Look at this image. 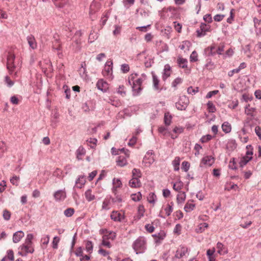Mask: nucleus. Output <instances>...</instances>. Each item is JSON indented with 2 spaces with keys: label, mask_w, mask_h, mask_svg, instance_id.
<instances>
[{
  "label": "nucleus",
  "mask_w": 261,
  "mask_h": 261,
  "mask_svg": "<svg viewBox=\"0 0 261 261\" xmlns=\"http://www.w3.org/2000/svg\"><path fill=\"white\" fill-rule=\"evenodd\" d=\"M189 104L188 97L182 95L179 97V100L175 103V107L178 110L185 111Z\"/></svg>",
  "instance_id": "obj_2"
},
{
  "label": "nucleus",
  "mask_w": 261,
  "mask_h": 261,
  "mask_svg": "<svg viewBox=\"0 0 261 261\" xmlns=\"http://www.w3.org/2000/svg\"><path fill=\"white\" fill-rule=\"evenodd\" d=\"M138 75V74L136 73H133L130 75V77H129V80H128V83L129 85L132 84L131 81H132L133 82H134L138 85L139 84V85H142L143 82L145 80H146L147 79V76L146 75V74L144 73H142L141 74V77L137 79V80H135V79L136 77H137Z\"/></svg>",
  "instance_id": "obj_6"
},
{
  "label": "nucleus",
  "mask_w": 261,
  "mask_h": 261,
  "mask_svg": "<svg viewBox=\"0 0 261 261\" xmlns=\"http://www.w3.org/2000/svg\"><path fill=\"white\" fill-rule=\"evenodd\" d=\"M96 87L99 90L105 92L109 88V85L103 80L100 79L97 82Z\"/></svg>",
  "instance_id": "obj_15"
},
{
  "label": "nucleus",
  "mask_w": 261,
  "mask_h": 261,
  "mask_svg": "<svg viewBox=\"0 0 261 261\" xmlns=\"http://www.w3.org/2000/svg\"><path fill=\"white\" fill-rule=\"evenodd\" d=\"M153 154V151L152 150H149L146 152L142 161V163L145 166L149 167L154 162V159Z\"/></svg>",
  "instance_id": "obj_5"
},
{
  "label": "nucleus",
  "mask_w": 261,
  "mask_h": 261,
  "mask_svg": "<svg viewBox=\"0 0 261 261\" xmlns=\"http://www.w3.org/2000/svg\"><path fill=\"white\" fill-rule=\"evenodd\" d=\"M171 67L169 64H166L164 66V70L162 74V79L163 81H166L168 77L171 75Z\"/></svg>",
  "instance_id": "obj_17"
},
{
  "label": "nucleus",
  "mask_w": 261,
  "mask_h": 261,
  "mask_svg": "<svg viewBox=\"0 0 261 261\" xmlns=\"http://www.w3.org/2000/svg\"><path fill=\"white\" fill-rule=\"evenodd\" d=\"M97 38L98 35L96 33H91L89 35L88 40L90 43H92Z\"/></svg>",
  "instance_id": "obj_57"
},
{
  "label": "nucleus",
  "mask_w": 261,
  "mask_h": 261,
  "mask_svg": "<svg viewBox=\"0 0 261 261\" xmlns=\"http://www.w3.org/2000/svg\"><path fill=\"white\" fill-rule=\"evenodd\" d=\"M113 73V61L111 60H108L102 70V75L107 77H111Z\"/></svg>",
  "instance_id": "obj_4"
},
{
  "label": "nucleus",
  "mask_w": 261,
  "mask_h": 261,
  "mask_svg": "<svg viewBox=\"0 0 261 261\" xmlns=\"http://www.w3.org/2000/svg\"><path fill=\"white\" fill-rule=\"evenodd\" d=\"M186 195L184 192H179L177 195V202L178 203H181L184 202L186 199Z\"/></svg>",
  "instance_id": "obj_35"
},
{
  "label": "nucleus",
  "mask_w": 261,
  "mask_h": 261,
  "mask_svg": "<svg viewBox=\"0 0 261 261\" xmlns=\"http://www.w3.org/2000/svg\"><path fill=\"white\" fill-rule=\"evenodd\" d=\"M110 199L108 198H105L102 204V209L105 210H108L110 209L109 204H110Z\"/></svg>",
  "instance_id": "obj_50"
},
{
  "label": "nucleus",
  "mask_w": 261,
  "mask_h": 261,
  "mask_svg": "<svg viewBox=\"0 0 261 261\" xmlns=\"http://www.w3.org/2000/svg\"><path fill=\"white\" fill-rule=\"evenodd\" d=\"M152 236L154 238V241L156 243H160L165 238L166 234L164 231H161L158 234L152 235Z\"/></svg>",
  "instance_id": "obj_24"
},
{
  "label": "nucleus",
  "mask_w": 261,
  "mask_h": 261,
  "mask_svg": "<svg viewBox=\"0 0 261 261\" xmlns=\"http://www.w3.org/2000/svg\"><path fill=\"white\" fill-rule=\"evenodd\" d=\"M191 46V43L189 41H184L182 42L181 44L179 46V48L184 50L185 51H186L187 50H189L190 49V47Z\"/></svg>",
  "instance_id": "obj_29"
},
{
  "label": "nucleus",
  "mask_w": 261,
  "mask_h": 261,
  "mask_svg": "<svg viewBox=\"0 0 261 261\" xmlns=\"http://www.w3.org/2000/svg\"><path fill=\"white\" fill-rule=\"evenodd\" d=\"M228 167L232 170H236L237 169L235 158H232L231 159L228 164Z\"/></svg>",
  "instance_id": "obj_49"
},
{
  "label": "nucleus",
  "mask_w": 261,
  "mask_h": 261,
  "mask_svg": "<svg viewBox=\"0 0 261 261\" xmlns=\"http://www.w3.org/2000/svg\"><path fill=\"white\" fill-rule=\"evenodd\" d=\"M172 117L169 112L165 113L164 115V121L166 125L169 126L170 125L172 121Z\"/></svg>",
  "instance_id": "obj_38"
},
{
  "label": "nucleus",
  "mask_w": 261,
  "mask_h": 261,
  "mask_svg": "<svg viewBox=\"0 0 261 261\" xmlns=\"http://www.w3.org/2000/svg\"><path fill=\"white\" fill-rule=\"evenodd\" d=\"M141 86L142 85H138L133 82L132 89L134 95L137 96L140 94L142 90Z\"/></svg>",
  "instance_id": "obj_27"
},
{
  "label": "nucleus",
  "mask_w": 261,
  "mask_h": 261,
  "mask_svg": "<svg viewBox=\"0 0 261 261\" xmlns=\"http://www.w3.org/2000/svg\"><path fill=\"white\" fill-rule=\"evenodd\" d=\"M110 198L112 199V201L113 203H121L122 202V198L121 196V195H119L118 194L115 195V197L112 198L110 197Z\"/></svg>",
  "instance_id": "obj_54"
},
{
  "label": "nucleus",
  "mask_w": 261,
  "mask_h": 261,
  "mask_svg": "<svg viewBox=\"0 0 261 261\" xmlns=\"http://www.w3.org/2000/svg\"><path fill=\"white\" fill-rule=\"evenodd\" d=\"M195 206V204L192 202H187L185 205L184 210L186 212H190L194 210Z\"/></svg>",
  "instance_id": "obj_42"
},
{
  "label": "nucleus",
  "mask_w": 261,
  "mask_h": 261,
  "mask_svg": "<svg viewBox=\"0 0 261 261\" xmlns=\"http://www.w3.org/2000/svg\"><path fill=\"white\" fill-rule=\"evenodd\" d=\"M152 82H153V89L156 91H160L162 89L160 88L159 82L160 80L155 74L152 72Z\"/></svg>",
  "instance_id": "obj_18"
},
{
  "label": "nucleus",
  "mask_w": 261,
  "mask_h": 261,
  "mask_svg": "<svg viewBox=\"0 0 261 261\" xmlns=\"http://www.w3.org/2000/svg\"><path fill=\"white\" fill-rule=\"evenodd\" d=\"M177 63L180 67L185 68L187 67L188 60L186 59L178 57L177 60Z\"/></svg>",
  "instance_id": "obj_31"
},
{
  "label": "nucleus",
  "mask_w": 261,
  "mask_h": 261,
  "mask_svg": "<svg viewBox=\"0 0 261 261\" xmlns=\"http://www.w3.org/2000/svg\"><path fill=\"white\" fill-rule=\"evenodd\" d=\"M19 180V177L17 176L16 175L13 176L11 179H10V182L11 183L15 186H18V181Z\"/></svg>",
  "instance_id": "obj_61"
},
{
  "label": "nucleus",
  "mask_w": 261,
  "mask_h": 261,
  "mask_svg": "<svg viewBox=\"0 0 261 261\" xmlns=\"http://www.w3.org/2000/svg\"><path fill=\"white\" fill-rule=\"evenodd\" d=\"M19 249H20L21 251L18 252V254L22 256H25L28 253H33L34 252L33 245L25 243H23L20 245Z\"/></svg>",
  "instance_id": "obj_3"
},
{
  "label": "nucleus",
  "mask_w": 261,
  "mask_h": 261,
  "mask_svg": "<svg viewBox=\"0 0 261 261\" xmlns=\"http://www.w3.org/2000/svg\"><path fill=\"white\" fill-rule=\"evenodd\" d=\"M33 238H34V235L32 233L28 234L27 236V237L25 239V241H24V243L33 245L32 240H33Z\"/></svg>",
  "instance_id": "obj_47"
},
{
  "label": "nucleus",
  "mask_w": 261,
  "mask_h": 261,
  "mask_svg": "<svg viewBox=\"0 0 261 261\" xmlns=\"http://www.w3.org/2000/svg\"><path fill=\"white\" fill-rule=\"evenodd\" d=\"M54 197L56 201H63L66 198L65 189L59 190L54 194Z\"/></svg>",
  "instance_id": "obj_12"
},
{
  "label": "nucleus",
  "mask_w": 261,
  "mask_h": 261,
  "mask_svg": "<svg viewBox=\"0 0 261 261\" xmlns=\"http://www.w3.org/2000/svg\"><path fill=\"white\" fill-rule=\"evenodd\" d=\"M86 152L85 149L82 146H80L75 152L77 159L78 160H82L83 157L85 155Z\"/></svg>",
  "instance_id": "obj_21"
},
{
  "label": "nucleus",
  "mask_w": 261,
  "mask_h": 261,
  "mask_svg": "<svg viewBox=\"0 0 261 261\" xmlns=\"http://www.w3.org/2000/svg\"><path fill=\"white\" fill-rule=\"evenodd\" d=\"M132 174L133 177H136L138 178L141 177L142 175L140 170L136 168L133 169L132 170Z\"/></svg>",
  "instance_id": "obj_52"
},
{
  "label": "nucleus",
  "mask_w": 261,
  "mask_h": 261,
  "mask_svg": "<svg viewBox=\"0 0 261 261\" xmlns=\"http://www.w3.org/2000/svg\"><path fill=\"white\" fill-rule=\"evenodd\" d=\"M212 138L213 137L211 135L208 134L206 135L203 136L201 138L200 140L203 143H206V142H207L208 141H210L211 140H212Z\"/></svg>",
  "instance_id": "obj_58"
},
{
  "label": "nucleus",
  "mask_w": 261,
  "mask_h": 261,
  "mask_svg": "<svg viewBox=\"0 0 261 261\" xmlns=\"http://www.w3.org/2000/svg\"><path fill=\"white\" fill-rule=\"evenodd\" d=\"M74 213V210L73 208H68L64 212V214L67 217H71Z\"/></svg>",
  "instance_id": "obj_48"
},
{
  "label": "nucleus",
  "mask_w": 261,
  "mask_h": 261,
  "mask_svg": "<svg viewBox=\"0 0 261 261\" xmlns=\"http://www.w3.org/2000/svg\"><path fill=\"white\" fill-rule=\"evenodd\" d=\"M189 255L188 248L184 246H180L177 249L174 258H181Z\"/></svg>",
  "instance_id": "obj_7"
},
{
  "label": "nucleus",
  "mask_w": 261,
  "mask_h": 261,
  "mask_svg": "<svg viewBox=\"0 0 261 261\" xmlns=\"http://www.w3.org/2000/svg\"><path fill=\"white\" fill-rule=\"evenodd\" d=\"M141 198L142 195L140 192L131 195V198L134 201H139L141 200Z\"/></svg>",
  "instance_id": "obj_46"
},
{
  "label": "nucleus",
  "mask_w": 261,
  "mask_h": 261,
  "mask_svg": "<svg viewBox=\"0 0 261 261\" xmlns=\"http://www.w3.org/2000/svg\"><path fill=\"white\" fill-rule=\"evenodd\" d=\"M214 162L215 159L212 156L207 155L201 159L200 166L201 167L203 166L210 167L214 163Z\"/></svg>",
  "instance_id": "obj_13"
},
{
  "label": "nucleus",
  "mask_w": 261,
  "mask_h": 261,
  "mask_svg": "<svg viewBox=\"0 0 261 261\" xmlns=\"http://www.w3.org/2000/svg\"><path fill=\"white\" fill-rule=\"evenodd\" d=\"M173 203L171 202L170 203L168 204L164 208V211L165 212V214L167 216L170 215L171 213L173 211Z\"/></svg>",
  "instance_id": "obj_36"
},
{
  "label": "nucleus",
  "mask_w": 261,
  "mask_h": 261,
  "mask_svg": "<svg viewBox=\"0 0 261 261\" xmlns=\"http://www.w3.org/2000/svg\"><path fill=\"white\" fill-rule=\"evenodd\" d=\"M110 217L115 222H121L124 219V215L118 211H113L110 215Z\"/></svg>",
  "instance_id": "obj_14"
},
{
  "label": "nucleus",
  "mask_w": 261,
  "mask_h": 261,
  "mask_svg": "<svg viewBox=\"0 0 261 261\" xmlns=\"http://www.w3.org/2000/svg\"><path fill=\"white\" fill-rule=\"evenodd\" d=\"M198 92V88H193L192 87H189L187 89V92L189 94L194 95Z\"/></svg>",
  "instance_id": "obj_60"
},
{
  "label": "nucleus",
  "mask_w": 261,
  "mask_h": 261,
  "mask_svg": "<svg viewBox=\"0 0 261 261\" xmlns=\"http://www.w3.org/2000/svg\"><path fill=\"white\" fill-rule=\"evenodd\" d=\"M107 239H108V237L107 235H104L102 237V245L105 246H106L108 248H110L111 247V243L109 241L107 240Z\"/></svg>",
  "instance_id": "obj_53"
},
{
  "label": "nucleus",
  "mask_w": 261,
  "mask_h": 261,
  "mask_svg": "<svg viewBox=\"0 0 261 261\" xmlns=\"http://www.w3.org/2000/svg\"><path fill=\"white\" fill-rule=\"evenodd\" d=\"M253 21L256 34H261V20L257 17H254Z\"/></svg>",
  "instance_id": "obj_25"
},
{
  "label": "nucleus",
  "mask_w": 261,
  "mask_h": 261,
  "mask_svg": "<svg viewBox=\"0 0 261 261\" xmlns=\"http://www.w3.org/2000/svg\"><path fill=\"white\" fill-rule=\"evenodd\" d=\"M87 144L91 148H94L97 142V140L96 138H90L87 140Z\"/></svg>",
  "instance_id": "obj_44"
},
{
  "label": "nucleus",
  "mask_w": 261,
  "mask_h": 261,
  "mask_svg": "<svg viewBox=\"0 0 261 261\" xmlns=\"http://www.w3.org/2000/svg\"><path fill=\"white\" fill-rule=\"evenodd\" d=\"M190 61L191 62H195L198 61V54L195 50H194L191 54Z\"/></svg>",
  "instance_id": "obj_51"
},
{
  "label": "nucleus",
  "mask_w": 261,
  "mask_h": 261,
  "mask_svg": "<svg viewBox=\"0 0 261 261\" xmlns=\"http://www.w3.org/2000/svg\"><path fill=\"white\" fill-rule=\"evenodd\" d=\"M52 49L54 52H57V54L60 58L63 57V55L62 50V44L60 42V39H56L55 41L53 42Z\"/></svg>",
  "instance_id": "obj_8"
},
{
  "label": "nucleus",
  "mask_w": 261,
  "mask_h": 261,
  "mask_svg": "<svg viewBox=\"0 0 261 261\" xmlns=\"http://www.w3.org/2000/svg\"><path fill=\"white\" fill-rule=\"evenodd\" d=\"M190 167V164L188 162L184 161L182 163L181 168L184 171L187 172L189 170Z\"/></svg>",
  "instance_id": "obj_63"
},
{
  "label": "nucleus",
  "mask_w": 261,
  "mask_h": 261,
  "mask_svg": "<svg viewBox=\"0 0 261 261\" xmlns=\"http://www.w3.org/2000/svg\"><path fill=\"white\" fill-rule=\"evenodd\" d=\"M180 162V159L178 156L175 157L174 160L172 161V165L175 171H178L179 170Z\"/></svg>",
  "instance_id": "obj_37"
},
{
  "label": "nucleus",
  "mask_w": 261,
  "mask_h": 261,
  "mask_svg": "<svg viewBox=\"0 0 261 261\" xmlns=\"http://www.w3.org/2000/svg\"><path fill=\"white\" fill-rule=\"evenodd\" d=\"M205 67L209 70H212L215 68L214 63L212 61L211 59H207V63L205 65Z\"/></svg>",
  "instance_id": "obj_56"
},
{
  "label": "nucleus",
  "mask_w": 261,
  "mask_h": 261,
  "mask_svg": "<svg viewBox=\"0 0 261 261\" xmlns=\"http://www.w3.org/2000/svg\"><path fill=\"white\" fill-rule=\"evenodd\" d=\"M117 93L121 95L122 96H124L126 95L125 87L123 85L119 86V88L117 90Z\"/></svg>",
  "instance_id": "obj_59"
},
{
  "label": "nucleus",
  "mask_w": 261,
  "mask_h": 261,
  "mask_svg": "<svg viewBox=\"0 0 261 261\" xmlns=\"http://www.w3.org/2000/svg\"><path fill=\"white\" fill-rule=\"evenodd\" d=\"M222 130L226 134L231 132V126L230 124L228 122H224L222 125Z\"/></svg>",
  "instance_id": "obj_34"
},
{
  "label": "nucleus",
  "mask_w": 261,
  "mask_h": 261,
  "mask_svg": "<svg viewBox=\"0 0 261 261\" xmlns=\"http://www.w3.org/2000/svg\"><path fill=\"white\" fill-rule=\"evenodd\" d=\"M85 249L86 251L91 254L93 251V244L91 241H86L85 242Z\"/></svg>",
  "instance_id": "obj_33"
},
{
  "label": "nucleus",
  "mask_w": 261,
  "mask_h": 261,
  "mask_svg": "<svg viewBox=\"0 0 261 261\" xmlns=\"http://www.w3.org/2000/svg\"><path fill=\"white\" fill-rule=\"evenodd\" d=\"M208 227V224L206 223H201L199 224L197 228L196 229V231L197 233L203 232L206 228Z\"/></svg>",
  "instance_id": "obj_39"
},
{
  "label": "nucleus",
  "mask_w": 261,
  "mask_h": 261,
  "mask_svg": "<svg viewBox=\"0 0 261 261\" xmlns=\"http://www.w3.org/2000/svg\"><path fill=\"white\" fill-rule=\"evenodd\" d=\"M147 200L150 203H154L156 200L155 194L153 192L150 193L147 197Z\"/></svg>",
  "instance_id": "obj_45"
},
{
  "label": "nucleus",
  "mask_w": 261,
  "mask_h": 261,
  "mask_svg": "<svg viewBox=\"0 0 261 261\" xmlns=\"http://www.w3.org/2000/svg\"><path fill=\"white\" fill-rule=\"evenodd\" d=\"M178 10H177L176 9L172 8L171 7H169L166 9H165L163 10V12L166 13L165 14H164L163 15H167V16H169L170 15L175 16L178 14Z\"/></svg>",
  "instance_id": "obj_23"
},
{
  "label": "nucleus",
  "mask_w": 261,
  "mask_h": 261,
  "mask_svg": "<svg viewBox=\"0 0 261 261\" xmlns=\"http://www.w3.org/2000/svg\"><path fill=\"white\" fill-rule=\"evenodd\" d=\"M132 247L136 254L143 253L146 249V240L144 237H138L133 243Z\"/></svg>",
  "instance_id": "obj_1"
},
{
  "label": "nucleus",
  "mask_w": 261,
  "mask_h": 261,
  "mask_svg": "<svg viewBox=\"0 0 261 261\" xmlns=\"http://www.w3.org/2000/svg\"><path fill=\"white\" fill-rule=\"evenodd\" d=\"M206 105L209 113H215L216 111V107L211 101H208Z\"/></svg>",
  "instance_id": "obj_43"
},
{
  "label": "nucleus",
  "mask_w": 261,
  "mask_h": 261,
  "mask_svg": "<svg viewBox=\"0 0 261 261\" xmlns=\"http://www.w3.org/2000/svg\"><path fill=\"white\" fill-rule=\"evenodd\" d=\"M129 185L132 188H138L141 186V183L139 178L132 177L129 181Z\"/></svg>",
  "instance_id": "obj_26"
},
{
  "label": "nucleus",
  "mask_w": 261,
  "mask_h": 261,
  "mask_svg": "<svg viewBox=\"0 0 261 261\" xmlns=\"http://www.w3.org/2000/svg\"><path fill=\"white\" fill-rule=\"evenodd\" d=\"M79 72L81 76L83 79H86L87 76L86 64L83 62L81 64V67L79 69Z\"/></svg>",
  "instance_id": "obj_32"
},
{
  "label": "nucleus",
  "mask_w": 261,
  "mask_h": 261,
  "mask_svg": "<svg viewBox=\"0 0 261 261\" xmlns=\"http://www.w3.org/2000/svg\"><path fill=\"white\" fill-rule=\"evenodd\" d=\"M144 212L145 209L144 206L140 205L138 207L137 215L135 217V220H140L144 216Z\"/></svg>",
  "instance_id": "obj_28"
},
{
  "label": "nucleus",
  "mask_w": 261,
  "mask_h": 261,
  "mask_svg": "<svg viewBox=\"0 0 261 261\" xmlns=\"http://www.w3.org/2000/svg\"><path fill=\"white\" fill-rule=\"evenodd\" d=\"M27 39L30 47L33 49H36L37 45L34 37L30 35L27 37Z\"/></svg>",
  "instance_id": "obj_22"
},
{
  "label": "nucleus",
  "mask_w": 261,
  "mask_h": 261,
  "mask_svg": "<svg viewBox=\"0 0 261 261\" xmlns=\"http://www.w3.org/2000/svg\"><path fill=\"white\" fill-rule=\"evenodd\" d=\"M55 5L58 8L63 7L67 3V0H53Z\"/></svg>",
  "instance_id": "obj_41"
},
{
  "label": "nucleus",
  "mask_w": 261,
  "mask_h": 261,
  "mask_svg": "<svg viewBox=\"0 0 261 261\" xmlns=\"http://www.w3.org/2000/svg\"><path fill=\"white\" fill-rule=\"evenodd\" d=\"M100 0H93L89 8V14L93 15L96 14L101 7Z\"/></svg>",
  "instance_id": "obj_11"
},
{
  "label": "nucleus",
  "mask_w": 261,
  "mask_h": 261,
  "mask_svg": "<svg viewBox=\"0 0 261 261\" xmlns=\"http://www.w3.org/2000/svg\"><path fill=\"white\" fill-rule=\"evenodd\" d=\"M128 158V157H127L125 155V156L120 155L118 156L116 161L117 165L120 167H123L126 165L127 164V158Z\"/></svg>",
  "instance_id": "obj_20"
},
{
  "label": "nucleus",
  "mask_w": 261,
  "mask_h": 261,
  "mask_svg": "<svg viewBox=\"0 0 261 261\" xmlns=\"http://www.w3.org/2000/svg\"><path fill=\"white\" fill-rule=\"evenodd\" d=\"M63 88L64 90V92L66 94V98L67 99H69L70 97V90L68 88V86L66 85H64L63 87Z\"/></svg>",
  "instance_id": "obj_64"
},
{
  "label": "nucleus",
  "mask_w": 261,
  "mask_h": 261,
  "mask_svg": "<svg viewBox=\"0 0 261 261\" xmlns=\"http://www.w3.org/2000/svg\"><path fill=\"white\" fill-rule=\"evenodd\" d=\"M15 59V55L11 52H9L7 56V67L10 72H12L15 68V66L14 64Z\"/></svg>",
  "instance_id": "obj_9"
},
{
  "label": "nucleus",
  "mask_w": 261,
  "mask_h": 261,
  "mask_svg": "<svg viewBox=\"0 0 261 261\" xmlns=\"http://www.w3.org/2000/svg\"><path fill=\"white\" fill-rule=\"evenodd\" d=\"M86 182V179L84 175H80L75 180V186L74 188H77L78 189H81L85 185Z\"/></svg>",
  "instance_id": "obj_16"
},
{
  "label": "nucleus",
  "mask_w": 261,
  "mask_h": 261,
  "mask_svg": "<svg viewBox=\"0 0 261 261\" xmlns=\"http://www.w3.org/2000/svg\"><path fill=\"white\" fill-rule=\"evenodd\" d=\"M24 232L21 230L15 232L13 236V242L15 243L19 242L24 237Z\"/></svg>",
  "instance_id": "obj_19"
},
{
  "label": "nucleus",
  "mask_w": 261,
  "mask_h": 261,
  "mask_svg": "<svg viewBox=\"0 0 261 261\" xmlns=\"http://www.w3.org/2000/svg\"><path fill=\"white\" fill-rule=\"evenodd\" d=\"M182 187V183L181 181H179L174 183L173 186V189L176 191H179Z\"/></svg>",
  "instance_id": "obj_55"
},
{
  "label": "nucleus",
  "mask_w": 261,
  "mask_h": 261,
  "mask_svg": "<svg viewBox=\"0 0 261 261\" xmlns=\"http://www.w3.org/2000/svg\"><path fill=\"white\" fill-rule=\"evenodd\" d=\"M85 195L86 199L88 201H91L95 198L94 195L92 194V191L90 189H88L85 192Z\"/></svg>",
  "instance_id": "obj_40"
},
{
  "label": "nucleus",
  "mask_w": 261,
  "mask_h": 261,
  "mask_svg": "<svg viewBox=\"0 0 261 261\" xmlns=\"http://www.w3.org/2000/svg\"><path fill=\"white\" fill-rule=\"evenodd\" d=\"M253 151L251 150H247L246 155L243 156L240 162L239 165L240 167L243 168L252 159Z\"/></svg>",
  "instance_id": "obj_10"
},
{
  "label": "nucleus",
  "mask_w": 261,
  "mask_h": 261,
  "mask_svg": "<svg viewBox=\"0 0 261 261\" xmlns=\"http://www.w3.org/2000/svg\"><path fill=\"white\" fill-rule=\"evenodd\" d=\"M217 248L218 249V252L220 254H224L227 253V249L224 247V245L220 242L217 243Z\"/></svg>",
  "instance_id": "obj_30"
},
{
  "label": "nucleus",
  "mask_w": 261,
  "mask_h": 261,
  "mask_svg": "<svg viewBox=\"0 0 261 261\" xmlns=\"http://www.w3.org/2000/svg\"><path fill=\"white\" fill-rule=\"evenodd\" d=\"M3 217L4 220L8 221L10 220L11 217V213L7 210H5L3 211Z\"/></svg>",
  "instance_id": "obj_62"
}]
</instances>
